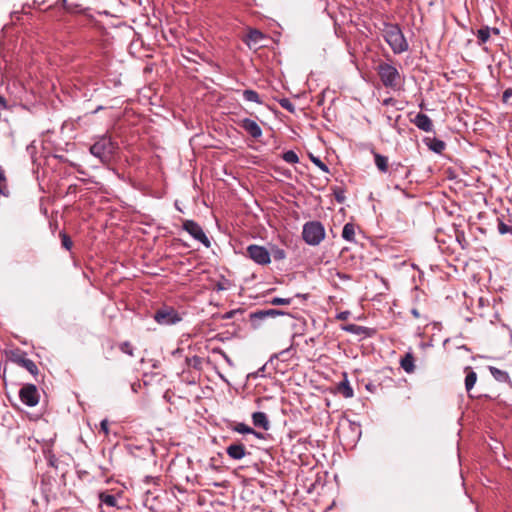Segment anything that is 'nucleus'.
I'll use <instances>...</instances> for the list:
<instances>
[{"instance_id": "f257e3e1", "label": "nucleus", "mask_w": 512, "mask_h": 512, "mask_svg": "<svg viewBox=\"0 0 512 512\" xmlns=\"http://www.w3.org/2000/svg\"><path fill=\"white\" fill-rule=\"evenodd\" d=\"M93 140L89 148L90 154L99 159L103 165H109L119 149L118 143L108 134L95 136Z\"/></svg>"}, {"instance_id": "f03ea898", "label": "nucleus", "mask_w": 512, "mask_h": 512, "mask_svg": "<svg viewBox=\"0 0 512 512\" xmlns=\"http://www.w3.org/2000/svg\"><path fill=\"white\" fill-rule=\"evenodd\" d=\"M382 35L394 54L408 51L409 44L398 24L384 22Z\"/></svg>"}, {"instance_id": "7ed1b4c3", "label": "nucleus", "mask_w": 512, "mask_h": 512, "mask_svg": "<svg viewBox=\"0 0 512 512\" xmlns=\"http://www.w3.org/2000/svg\"><path fill=\"white\" fill-rule=\"evenodd\" d=\"M376 72L385 88L400 89L402 76L394 65L388 62H380L376 67Z\"/></svg>"}, {"instance_id": "20e7f679", "label": "nucleus", "mask_w": 512, "mask_h": 512, "mask_svg": "<svg viewBox=\"0 0 512 512\" xmlns=\"http://www.w3.org/2000/svg\"><path fill=\"white\" fill-rule=\"evenodd\" d=\"M302 238L308 245L317 246L325 238V228L319 221H309L303 225Z\"/></svg>"}, {"instance_id": "39448f33", "label": "nucleus", "mask_w": 512, "mask_h": 512, "mask_svg": "<svg viewBox=\"0 0 512 512\" xmlns=\"http://www.w3.org/2000/svg\"><path fill=\"white\" fill-rule=\"evenodd\" d=\"M154 320L160 325H173L182 320V317L171 306H163L156 310L153 316Z\"/></svg>"}, {"instance_id": "423d86ee", "label": "nucleus", "mask_w": 512, "mask_h": 512, "mask_svg": "<svg viewBox=\"0 0 512 512\" xmlns=\"http://www.w3.org/2000/svg\"><path fill=\"white\" fill-rule=\"evenodd\" d=\"M182 228L195 240L201 242L205 247L209 248L211 246V242L202 227L194 220H184Z\"/></svg>"}, {"instance_id": "0eeeda50", "label": "nucleus", "mask_w": 512, "mask_h": 512, "mask_svg": "<svg viewBox=\"0 0 512 512\" xmlns=\"http://www.w3.org/2000/svg\"><path fill=\"white\" fill-rule=\"evenodd\" d=\"M247 256L259 265H266L271 261L269 251L265 247L256 244L247 247Z\"/></svg>"}, {"instance_id": "6e6552de", "label": "nucleus", "mask_w": 512, "mask_h": 512, "mask_svg": "<svg viewBox=\"0 0 512 512\" xmlns=\"http://www.w3.org/2000/svg\"><path fill=\"white\" fill-rule=\"evenodd\" d=\"M19 397L23 404L34 407L38 404L40 396L34 384H27L20 389Z\"/></svg>"}, {"instance_id": "1a4fd4ad", "label": "nucleus", "mask_w": 512, "mask_h": 512, "mask_svg": "<svg viewBox=\"0 0 512 512\" xmlns=\"http://www.w3.org/2000/svg\"><path fill=\"white\" fill-rule=\"evenodd\" d=\"M239 126L248 133L251 137L258 139L262 136V129L259 126V124L250 119V118H244L239 122Z\"/></svg>"}, {"instance_id": "9d476101", "label": "nucleus", "mask_w": 512, "mask_h": 512, "mask_svg": "<svg viewBox=\"0 0 512 512\" xmlns=\"http://www.w3.org/2000/svg\"><path fill=\"white\" fill-rule=\"evenodd\" d=\"M411 122L421 131L433 132V122L430 117L424 113H418Z\"/></svg>"}, {"instance_id": "9b49d317", "label": "nucleus", "mask_w": 512, "mask_h": 512, "mask_svg": "<svg viewBox=\"0 0 512 512\" xmlns=\"http://www.w3.org/2000/svg\"><path fill=\"white\" fill-rule=\"evenodd\" d=\"M227 455L233 460H241L246 454V447L241 442H234L226 448Z\"/></svg>"}, {"instance_id": "f8f14e48", "label": "nucleus", "mask_w": 512, "mask_h": 512, "mask_svg": "<svg viewBox=\"0 0 512 512\" xmlns=\"http://www.w3.org/2000/svg\"><path fill=\"white\" fill-rule=\"evenodd\" d=\"M284 314H285V312H283L281 310H277V309H263V310H258V311L251 313L250 318L252 321L264 320L268 317L274 318L276 316L284 315Z\"/></svg>"}, {"instance_id": "ddd939ff", "label": "nucleus", "mask_w": 512, "mask_h": 512, "mask_svg": "<svg viewBox=\"0 0 512 512\" xmlns=\"http://www.w3.org/2000/svg\"><path fill=\"white\" fill-rule=\"evenodd\" d=\"M252 423L255 427L262 428L265 431L270 428L269 419L264 412H254L252 414Z\"/></svg>"}, {"instance_id": "4468645a", "label": "nucleus", "mask_w": 512, "mask_h": 512, "mask_svg": "<svg viewBox=\"0 0 512 512\" xmlns=\"http://www.w3.org/2000/svg\"><path fill=\"white\" fill-rule=\"evenodd\" d=\"M415 359L412 352H407L400 360V367L408 374L415 370Z\"/></svg>"}, {"instance_id": "2eb2a0df", "label": "nucleus", "mask_w": 512, "mask_h": 512, "mask_svg": "<svg viewBox=\"0 0 512 512\" xmlns=\"http://www.w3.org/2000/svg\"><path fill=\"white\" fill-rule=\"evenodd\" d=\"M424 143L429 147L430 150L439 154L442 153L446 147L445 142L438 138L426 137L424 138Z\"/></svg>"}, {"instance_id": "dca6fc26", "label": "nucleus", "mask_w": 512, "mask_h": 512, "mask_svg": "<svg viewBox=\"0 0 512 512\" xmlns=\"http://www.w3.org/2000/svg\"><path fill=\"white\" fill-rule=\"evenodd\" d=\"M232 430L237 432V433H240V434H253L258 439H262L263 438V434L262 433L257 432L256 430H254L250 426L246 425L245 423H241V422L236 423L233 426Z\"/></svg>"}, {"instance_id": "f3484780", "label": "nucleus", "mask_w": 512, "mask_h": 512, "mask_svg": "<svg viewBox=\"0 0 512 512\" xmlns=\"http://www.w3.org/2000/svg\"><path fill=\"white\" fill-rule=\"evenodd\" d=\"M99 501L101 505H105L107 507H118V498L113 495L109 494L107 492H101L99 493Z\"/></svg>"}, {"instance_id": "a211bd4d", "label": "nucleus", "mask_w": 512, "mask_h": 512, "mask_svg": "<svg viewBox=\"0 0 512 512\" xmlns=\"http://www.w3.org/2000/svg\"><path fill=\"white\" fill-rule=\"evenodd\" d=\"M465 371V389L467 392H470L477 381V374L470 367H466Z\"/></svg>"}, {"instance_id": "6ab92c4d", "label": "nucleus", "mask_w": 512, "mask_h": 512, "mask_svg": "<svg viewBox=\"0 0 512 512\" xmlns=\"http://www.w3.org/2000/svg\"><path fill=\"white\" fill-rule=\"evenodd\" d=\"M374 162L376 167L383 173L388 171V158L373 151Z\"/></svg>"}, {"instance_id": "aec40b11", "label": "nucleus", "mask_w": 512, "mask_h": 512, "mask_svg": "<svg viewBox=\"0 0 512 512\" xmlns=\"http://www.w3.org/2000/svg\"><path fill=\"white\" fill-rule=\"evenodd\" d=\"M491 36V30L489 26H483L476 32V37L479 45L485 44Z\"/></svg>"}, {"instance_id": "412c9836", "label": "nucleus", "mask_w": 512, "mask_h": 512, "mask_svg": "<svg viewBox=\"0 0 512 512\" xmlns=\"http://www.w3.org/2000/svg\"><path fill=\"white\" fill-rule=\"evenodd\" d=\"M342 238L349 242L355 241V226L353 223H346L342 230Z\"/></svg>"}, {"instance_id": "4be33fe9", "label": "nucleus", "mask_w": 512, "mask_h": 512, "mask_svg": "<svg viewBox=\"0 0 512 512\" xmlns=\"http://www.w3.org/2000/svg\"><path fill=\"white\" fill-rule=\"evenodd\" d=\"M338 391L341 393L345 398H351L354 395L353 388L350 386L347 379L344 381H341L338 384Z\"/></svg>"}, {"instance_id": "5701e85b", "label": "nucleus", "mask_w": 512, "mask_h": 512, "mask_svg": "<svg viewBox=\"0 0 512 512\" xmlns=\"http://www.w3.org/2000/svg\"><path fill=\"white\" fill-rule=\"evenodd\" d=\"M489 370L491 375L499 382H506L509 379V374L506 371L493 366H490Z\"/></svg>"}, {"instance_id": "b1692460", "label": "nucleus", "mask_w": 512, "mask_h": 512, "mask_svg": "<svg viewBox=\"0 0 512 512\" xmlns=\"http://www.w3.org/2000/svg\"><path fill=\"white\" fill-rule=\"evenodd\" d=\"M242 96L245 101L262 103L259 94L255 90L246 89L242 92Z\"/></svg>"}, {"instance_id": "393cba45", "label": "nucleus", "mask_w": 512, "mask_h": 512, "mask_svg": "<svg viewBox=\"0 0 512 512\" xmlns=\"http://www.w3.org/2000/svg\"><path fill=\"white\" fill-rule=\"evenodd\" d=\"M20 363L32 375H36L38 373V368H37L36 364L34 363V361H32L31 359L22 358V359H20Z\"/></svg>"}, {"instance_id": "a878e982", "label": "nucleus", "mask_w": 512, "mask_h": 512, "mask_svg": "<svg viewBox=\"0 0 512 512\" xmlns=\"http://www.w3.org/2000/svg\"><path fill=\"white\" fill-rule=\"evenodd\" d=\"M497 229L501 235L512 234V227L504 223L502 217L497 218Z\"/></svg>"}, {"instance_id": "bb28decb", "label": "nucleus", "mask_w": 512, "mask_h": 512, "mask_svg": "<svg viewBox=\"0 0 512 512\" xmlns=\"http://www.w3.org/2000/svg\"><path fill=\"white\" fill-rule=\"evenodd\" d=\"M282 158L285 162L290 164H295L299 162V157L293 150H288L284 152Z\"/></svg>"}, {"instance_id": "cd10ccee", "label": "nucleus", "mask_w": 512, "mask_h": 512, "mask_svg": "<svg viewBox=\"0 0 512 512\" xmlns=\"http://www.w3.org/2000/svg\"><path fill=\"white\" fill-rule=\"evenodd\" d=\"M343 330L353 333V334H356V335H361L366 331V328L363 326L356 325V324H348L343 327Z\"/></svg>"}, {"instance_id": "c85d7f7f", "label": "nucleus", "mask_w": 512, "mask_h": 512, "mask_svg": "<svg viewBox=\"0 0 512 512\" xmlns=\"http://www.w3.org/2000/svg\"><path fill=\"white\" fill-rule=\"evenodd\" d=\"M119 349L121 352L133 357L134 356V347L129 341H124L119 344Z\"/></svg>"}, {"instance_id": "c756f323", "label": "nucleus", "mask_w": 512, "mask_h": 512, "mask_svg": "<svg viewBox=\"0 0 512 512\" xmlns=\"http://www.w3.org/2000/svg\"><path fill=\"white\" fill-rule=\"evenodd\" d=\"M59 236L61 238L62 247L65 248L66 250H71V248L73 246V242H72L70 236L68 234H66L65 232H60Z\"/></svg>"}, {"instance_id": "7c9ffc66", "label": "nucleus", "mask_w": 512, "mask_h": 512, "mask_svg": "<svg viewBox=\"0 0 512 512\" xmlns=\"http://www.w3.org/2000/svg\"><path fill=\"white\" fill-rule=\"evenodd\" d=\"M83 9L80 4L77 3H69L67 6V9L65 10L66 13L69 14H78L82 13Z\"/></svg>"}, {"instance_id": "2f4dec72", "label": "nucleus", "mask_w": 512, "mask_h": 512, "mask_svg": "<svg viewBox=\"0 0 512 512\" xmlns=\"http://www.w3.org/2000/svg\"><path fill=\"white\" fill-rule=\"evenodd\" d=\"M279 104L282 108H284L285 110L289 111V112H293L295 107H294V104L290 101V99L288 98H282L279 100Z\"/></svg>"}, {"instance_id": "473e14b6", "label": "nucleus", "mask_w": 512, "mask_h": 512, "mask_svg": "<svg viewBox=\"0 0 512 512\" xmlns=\"http://www.w3.org/2000/svg\"><path fill=\"white\" fill-rule=\"evenodd\" d=\"M311 161L317 166L319 167L323 172L325 173H329V168L328 166L323 162L321 161L318 157H314V156H311Z\"/></svg>"}, {"instance_id": "72a5a7b5", "label": "nucleus", "mask_w": 512, "mask_h": 512, "mask_svg": "<svg viewBox=\"0 0 512 512\" xmlns=\"http://www.w3.org/2000/svg\"><path fill=\"white\" fill-rule=\"evenodd\" d=\"M290 303L291 298L274 297L270 300V304L272 305H289Z\"/></svg>"}, {"instance_id": "f704fd0d", "label": "nucleus", "mask_w": 512, "mask_h": 512, "mask_svg": "<svg viewBox=\"0 0 512 512\" xmlns=\"http://www.w3.org/2000/svg\"><path fill=\"white\" fill-rule=\"evenodd\" d=\"M263 34L258 30H253L249 34V38L255 42H258L259 40L263 39Z\"/></svg>"}, {"instance_id": "c9c22d12", "label": "nucleus", "mask_w": 512, "mask_h": 512, "mask_svg": "<svg viewBox=\"0 0 512 512\" xmlns=\"http://www.w3.org/2000/svg\"><path fill=\"white\" fill-rule=\"evenodd\" d=\"M100 430L107 436L109 434V423L107 419L100 422Z\"/></svg>"}, {"instance_id": "e433bc0d", "label": "nucleus", "mask_w": 512, "mask_h": 512, "mask_svg": "<svg viewBox=\"0 0 512 512\" xmlns=\"http://www.w3.org/2000/svg\"><path fill=\"white\" fill-rule=\"evenodd\" d=\"M69 5L67 0H57L56 3L53 6H50L49 9H52L54 7H63L64 11L67 9V6Z\"/></svg>"}, {"instance_id": "4c0bfd02", "label": "nucleus", "mask_w": 512, "mask_h": 512, "mask_svg": "<svg viewBox=\"0 0 512 512\" xmlns=\"http://www.w3.org/2000/svg\"><path fill=\"white\" fill-rule=\"evenodd\" d=\"M456 239L457 241L459 242V244L461 245L462 248H465V245L464 244H467L466 240H465V235L463 232H458L456 234Z\"/></svg>"}, {"instance_id": "58836bf2", "label": "nucleus", "mask_w": 512, "mask_h": 512, "mask_svg": "<svg viewBox=\"0 0 512 512\" xmlns=\"http://www.w3.org/2000/svg\"><path fill=\"white\" fill-rule=\"evenodd\" d=\"M349 316H350L349 311H342L339 314H337L336 318L339 320H347Z\"/></svg>"}, {"instance_id": "ea45409f", "label": "nucleus", "mask_w": 512, "mask_h": 512, "mask_svg": "<svg viewBox=\"0 0 512 512\" xmlns=\"http://www.w3.org/2000/svg\"><path fill=\"white\" fill-rule=\"evenodd\" d=\"M335 199L338 203H342L345 200V197L343 195L342 191L335 192Z\"/></svg>"}, {"instance_id": "a19ab883", "label": "nucleus", "mask_w": 512, "mask_h": 512, "mask_svg": "<svg viewBox=\"0 0 512 512\" xmlns=\"http://www.w3.org/2000/svg\"><path fill=\"white\" fill-rule=\"evenodd\" d=\"M274 258L275 259H284L285 258V252L284 250L282 249H278L276 250L275 254H274Z\"/></svg>"}, {"instance_id": "79ce46f5", "label": "nucleus", "mask_w": 512, "mask_h": 512, "mask_svg": "<svg viewBox=\"0 0 512 512\" xmlns=\"http://www.w3.org/2000/svg\"><path fill=\"white\" fill-rule=\"evenodd\" d=\"M291 348H287V349H284L282 351H280L278 354H274L272 357H271V360L274 359V358H279V357H283L285 354H287L289 351H290Z\"/></svg>"}, {"instance_id": "37998d69", "label": "nucleus", "mask_w": 512, "mask_h": 512, "mask_svg": "<svg viewBox=\"0 0 512 512\" xmlns=\"http://www.w3.org/2000/svg\"><path fill=\"white\" fill-rule=\"evenodd\" d=\"M0 194L4 195V196H8V190H7V186L6 184H2L0 183Z\"/></svg>"}, {"instance_id": "c03bdc74", "label": "nucleus", "mask_w": 512, "mask_h": 512, "mask_svg": "<svg viewBox=\"0 0 512 512\" xmlns=\"http://www.w3.org/2000/svg\"><path fill=\"white\" fill-rule=\"evenodd\" d=\"M511 96H512V89H506L503 92V100L504 101H507V99L510 98Z\"/></svg>"}, {"instance_id": "a18cd8bd", "label": "nucleus", "mask_w": 512, "mask_h": 512, "mask_svg": "<svg viewBox=\"0 0 512 512\" xmlns=\"http://www.w3.org/2000/svg\"><path fill=\"white\" fill-rule=\"evenodd\" d=\"M6 182V175L2 167L0 166V183Z\"/></svg>"}, {"instance_id": "49530a36", "label": "nucleus", "mask_w": 512, "mask_h": 512, "mask_svg": "<svg viewBox=\"0 0 512 512\" xmlns=\"http://www.w3.org/2000/svg\"><path fill=\"white\" fill-rule=\"evenodd\" d=\"M0 107L3 109H6L8 107L6 99L1 95H0Z\"/></svg>"}, {"instance_id": "de8ad7c7", "label": "nucleus", "mask_w": 512, "mask_h": 512, "mask_svg": "<svg viewBox=\"0 0 512 512\" xmlns=\"http://www.w3.org/2000/svg\"><path fill=\"white\" fill-rule=\"evenodd\" d=\"M395 102L393 98H387L383 101V105H391Z\"/></svg>"}, {"instance_id": "09e8293b", "label": "nucleus", "mask_w": 512, "mask_h": 512, "mask_svg": "<svg viewBox=\"0 0 512 512\" xmlns=\"http://www.w3.org/2000/svg\"><path fill=\"white\" fill-rule=\"evenodd\" d=\"M490 30H491V34H494V35H498L500 33L499 29L495 28V27H493V28L490 27Z\"/></svg>"}, {"instance_id": "8fccbe9b", "label": "nucleus", "mask_w": 512, "mask_h": 512, "mask_svg": "<svg viewBox=\"0 0 512 512\" xmlns=\"http://www.w3.org/2000/svg\"><path fill=\"white\" fill-rule=\"evenodd\" d=\"M411 313H412V315H413L415 318H418V317H419V312H418V310H417V309L413 308V309L411 310Z\"/></svg>"}, {"instance_id": "3c124183", "label": "nucleus", "mask_w": 512, "mask_h": 512, "mask_svg": "<svg viewBox=\"0 0 512 512\" xmlns=\"http://www.w3.org/2000/svg\"><path fill=\"white\" fill-rule=\"evenodd\" d=\"M216 289H217V290H224V289H225V287L223 286V284H221V283H217V285H216Z\"/></svg>"}, {"instance_id": "603ef678", "label": "nucleus", "mask_w": 512, "mask_h": 512, "mask_svg": "<svg viewBox=\"0 0 512 512\" xmlns=\"http://www.w3.org/2000/svg\"><path fill=\"white\" fill-rule=\"evenodd\" d=\"M232 315H233V312H232V311H231V312H227V313L224 315V318H225V319H230V318L232 317Z\"/></svg>"}, {"instance_id": "864d4df0", "label": "nucleus", "mask_w": 512, "mask_h": 512, "mask_svg": "<svg viewBox=\"0 0 512 512\" xmlns=\"http://www.w3.org/2000/svg\"><path fill=\"white\" fill-rule=\"evenodd\" d=\"M264 371H265V365H264V366H262V367L257 371L256 375H260V374H262Z\"/></svg>"}, {"instance_id": "5fc2aeb1", "label": "nucleus", "mask_w": 512, "mask_h": 512, "mask_svg": "<svg viewBox=\"0 0 512 512\" xmlns=\"http://www.w3.org/2000/svg\"><path fill=\"white\" fill-rule=\"evenodd\" d=\"M224 356H225L226 361H227L228 363H231V361H230L229 357H228L227 355H224Z\"/></svg>"}]
</instances>
